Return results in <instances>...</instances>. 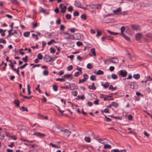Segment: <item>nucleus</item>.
Listing matches in <instances>:
<instances>
[{
  "instance_id": "obj_1",
  "label": "nucleus",
  "mask_w": 152,
  "mask_h": 152,
  "mask_svg": "<svg viewBox=\"0 0 152 152\" xmlns=\"http://www.w3.org/2000/svg\"><path fill=\"white\" fill-rule=\"evenodd\" d=\"M74 4L75 6L77 7L81 8L84 10L87 9V7L88 5H86V7H81V4L79 1H75Z\"/></svg>"
},
{
  "instance_id": "obj_2",
  "label": "nucleus",
  "mask_w": 152,
  "mask_h": 152,
  "mask_svg": "<svg viewBox=\"0 0 152 152\" xmlns=\"http://www.w3.org/2000/svg\"><path fill=\"white\" fill-rule=\"evenodd\" d=\"M53 131L56 133H59L61 132H63L62 129H60L58 125H56L53 127Z\"/></svg>"
},
{
  "instance_id": "obj_3",
  "label": "nucleus",
  "mask_w": 152,
  "mask_h": 152,
  "mask_svg": "<svg viewBox=\"0 0 152 152\" xmlns=\"http://www.w3.org/2000/svg\"><path fill=\"white\" fill-rule=\"evenodd\" d=\"M131 27L132 29L133 30H136L140 31L141 29L140 27V26L135 25L132 24L131 25Z\"/></svg>"
},
{
  "instance_id": "obj_4",
  "label": "nucleus",
  "mask_w": 152,
  "mask_h": 152,
  "mask_svg": "<svg viewBox=\"0 0 152 152\" xmlns=\"http://www.w3.org/2000/svg\"><path fill=\"white\" fill-rule=\"evenodd\" d=\"M66 84L69 85L70 88L71 90H73L77 89V86L74 83H72L70 84L69 83L67 82L66 83Z\"/></svg>"
},
{
  "instance_id": "obj_5",
  "label": "nucleus",
  "mask_w": 152,
  "mask_h": 152,
  "mask_svg": "<svg viewBox=\"0 0 152 152\" xmlns=\"http://www.w3.org/2000/svg\"><path fill=\"white\" fill-rule=\"evenodd\" d=\"M59 7L61 9V12L62 13H64L66 9V7L63 4H60L59 6Z\"/></svg>"
},
{
  "instance_id": "obj_6",
  "label": "nucleus",
  "mask_w": 152,
  "mask_h": 152,
  "mask_svg": "<svg viewBox=\"0 0 152 152\" xmlns=\"http://www.w3.org/2000/svg\"><path fill=\"white\" fill-rule=\"evenodd\" d=\"M44 59L47 62L53 61V58H51L49 55H46Z\"/></svg>"
},
{
  "instance_id": "obj_7",
  "label": "nucleus",
  "mask_w": 152,
  "mask_h": 152,
  "mask_svg": "<svg viewBox=\"0 0 152 152\" xmlns=\"http://www.w3.org/2000/svg\"><path fill=\"white\" fill-rule=\"evenodd\" d=\"M119 72L120 73V75L123 77H125L127 74V72L123 70H121L119 71Z\"/></svg>"
},
{
  "instance_id": "obj_8",
  "label": "nucleus",
  "mask_w": 152,
  "mask_h": 152,
  "mask_svg": "<svg viewBox=\"0 0 152 152\" xmlns=\"http://www.w3.org/2000/svg\"><path fill=\"white\" fill-rule=\"evenodd\" d=\"M110 62L113 63H116L118 62V60L115 58H110Z\"/></svg>"
},
{
  "instance_id": "obj_9",
  "label": "nucleus",
  "mask_w": 152,
  "mask_h": 152,
  "mask_svg": "<svg viewBox=\"0 0 152 152\" xmlns=\"http://www.w3.org/2000/svg\"><path fill=\"white\" fill-rule=\"evenodd\" d=\"M89 55L91 56H96V52L94 48H92L90 50V53H89Z\"/></svg>"
},
{
  "instance_id": "obj_10",
  "label": "nucleus",
  "mask_w": 152,
  "mask_h": 152,
  "mask_svg": "<svg viewBox=\"0 0 152 152\" xmlns=\"http://www.w3.org/2000/svg\"><path fill=\"white\" fill-rule=\"evenodd\" d=\"M63 132H64V134L67 137H68L71 133V131L68 129H65Z\"/></svg>"
},
{
  "instance_id": "obj_11",
  "label": "nucleus",
  "mask_w": 152,
  "mask_h": 152,
  "mask_svg": "<svg viewBox=\"0 0 152 152\" xmlns=\"http://www.w3.org/2000/svg\"><path fill=\"white\" fill-rule=\"evenodd\" d=\"M34 134L39 137H45L46 135L45 134L39 132H36L34 133Z\"/></svg>"
},
{
  "instance_id": "obj_12",
  "label": "nucleus",
  "mask_w": 152,
  "mask_h": 152,
  "mask_svg": "<svg viewBox=\"0 0 152 152\" xmlns=\"http://www.w3.org/2000/svg\"><path fill=\"white\" fill-rule=\"evenodd\" d=\"M101 85L103 86L104 88H108L109 86V83L108 82H105L104 84L103 82H102L101 83Z\"/></svg>"
},
{
  "instance_id": "obj_13",
  "label": "nucleus",
  "mask_w": 152,
  "mask_h": 152,
  "mask_svg": "<svg viewBox=\"0 0 152 152\" xmlns=\"http://www.w3.org/2000/svg\"><path fill=\"white\" fill-rule=\"evenodd\" d=\"M88 88L90 90H95L96 89V88L94 86V83H93L91 85L89 86Z\"/></svg>"
},
{
  "instance_id": "obj_14",
  "label": "nucleus",
  "mask_w": 152,
  "mask_h": 152,
  "mask_svg": "<svg viewBox=\"0 0 152 152\" xmlns=\"http://www.w3.org/2000/svg\"><path fill=\"white\" fill-rule=\"evenodd\" d=\"M125 151V149H124L122 150H119L118 149H116L111 150V152H123V151Z\"/></svg>"
},
{
  "instance_id": "obj_15",
  "label": "nucleus",
  "mask_w": 152,
  "mask_h": 152,
  "mask_svg": "<svg viewBox=\"0 0 152 152\" xmlns=\"http://www.w3.org/2000/svg\"><path fill=\"white\" fill-rule=\"evenodd\" d=\"M99 141V142L102 144H104V143H106V142L104 141L107 140L105 138H100L98 140Z\"/></svg>"
},
{
  "instance_id": "obj_16",
  "label": "nucleus",
  "mask_w": 152,
  "mask_h": 152,
  "mask_svg": "<svg viewBox=\"0 0 152 152\" xmlns=\"http://www.w3.org/2000/svg\"><path fill=\"white\" fill-rule=\"evenodd\" d=\"M145 37L147 39H150L152 38V34L150 33H148L146 34Z\"/></svg>"
},
{
  "instance_id": "obj_17",
  "label": "nucleus",
  "mask_w": 152,
  "mask_h": 152,
  "mask_svg": "<svg viewBox=\"0 0 152 152\" xmlns=\"http://www.w3.org/2000/svg\"><path fill=\"white\" fill-rule=\"evenodd\" d=\"M94 73L98 75H102L104 74L103 72L100 70H98L96 72H94Z\"/></svg>"
},
{
  "instance_id": "obj_18",
  "label": "nucleus",
  "mask_w": 152,
  "mask_h": 152,
  "mask_svg": "<svg viewBox=\"0 0 152 152\" xmlns=\"http://www.w3.org/2000/svg\"><path fill=\"white\" fill-rule=\"evenodd\" d=\"M121 8L120 7L118 8V9L115 10H114L113 12L115 14H118V12H121Z\"/></svg>"
},
{
  "instance_id": "obj_19",
  "label": "nucleus",
  "mask_w": 152,
  "mask_h": 152,
  "mask_svg": "<svg viewBox=\"0 0 152 152\" xmlns=\"http://www.w3.org/2000/svg\"><path fill=\"white\" fill-rule=\"evenodd\" d=\"M107 31L108 33H109V34H111L112 35H116L119 34V33H118L114 32H112L109 30H108Z\"/></svg>"
},
{
  "instance_id": "obj_20",
  "label": "nucleus",
  "mask_w": 152,
  "mask_h": 152,
  "mask_svg": "<svg viewBox=\"0 0 152 152\" xmlns=\"http://www.w3.org/2000/svg\"><path fill=\"white\" fill-rule=\"evenodd\" d=\"M133 77L136 79H138L140 78V75L139 74H134L133 75Z\"/></svg>"
},
{
  "instance_id": "obj_21",
  "label": "nucleus",
  "mask_w": 152,
  "mask_h": 152,
  "mask_svg": "<svg viewBox=\"0 0 152 152\" xmlns=\"http://www.w3.org/2000/svg\"><path fill=\"white\" fill-rule=\"evenodd\" d=\"M142 34L140 33H138L136 35V38L137 40H139L141 38Z\"/></svg>"
},
{
  "instance_id": "obj_22",
  "label": "nucleus",
  "mask_w": 152,
  "mask_h": 152,
  "mask_svg": "<svg viewBox=\"0 0 152 152\" xmlns=\"http://www.w3.org/2000/svg\"><path fill=\"white\" fill-rule=\"evenodd\" d=\"M121 33H120V34L119 33V34L120 35H123V34H124V32L125 30V28L124 27V26H122L121 28Z\"/></svg>"
},
{
  "instance_id": "obj_23",
  "label": "nucleus",
  "mask_w": 152,
  "mask_h": 152,
  "mask_svg": "<svg viewBox=\"0 0 152 152\" xmlns=\"http://www.w3.org/2000/svg\"><path fill=\"white\" fill-rule=\"evenodd\" d=\"M49 145L51 146L53 148H60V146L53 144L52 143H50Z\"/></svg>"
},
{
  "instance_id": "obj_24",
  "label": "nucleus",
  "mask_w": 152,
  "mask_h": 152,
  "mask_svg": "<svg viewBox=\"0 0 152 152\" xmlns=\"http://www.w3.org/2000/svg\"><path fill=\"white\" fill-rule=\"evenodd\" d=\"M117 89V88L116 87H113L112 85H110L109 88V89L110 90L112 91H113L114 90H116Z\"/></svg>"
},
{
  "instance_id": "obj_25",
  "label": "nucleus",
  "mask_w": 152,
  "mask_h": 152,
  "mask_svg": "<svg viewBox=\"0 0 152 152\" xmlns=\"http://www.w3.org/2000/svg\"><path fill=\"white\" fill-rule=\"evenodd\" d=\"M75 35L77 36V38H75V39L80 40L81 39V36L80 34L76 33L75 34Z\"/></svg>"
},
{
  "instance_id": "obj_26",
  "label": "nucleus",
  "mask_w": 152,
  "mask_h": 152,
  "mask_svg": "<svg viewBox=\"0 0 152 152\" xmlns=\"http://www.w3.org/2000/svg\"><path fill=\"white\" fill-rule=\"evenodd\" d=\"M39 12L42 13H45L46 12V10L45 9L42 7H40L39 9Z\"/></svg>"
},
{
  "instance_id": "obj_27",
  "label": "nucleus",
  "mask_w": 152,
  "mask_h": 152,
  "mask_svg": "<svg viewBox=\"0 0 152 152\" xmlns=\"http://www.w3.org/2000/svg\"><path fill=\"white\" fill-rule=\"evenodd\" d=\"M134 86H132V89H137L138 88V85L136 83L134 82Z\"/></svg>"
},
{
  "instance_id": "obj_28",
  "label": "nucleus",
  "mask_w": 152,
  "mask_h": 152,
  "mask_svg": "<svg viewBox=\"0 0 152 152\" xmlns=\"http://www.w3.org/2000/svg\"><path fill=\"white\" fill-rule=\"evenodd\" d=\"M111 147V146L109 145L105 144L104 146V149H110Z\"/></svg>"
},
{
  "instance_id": "obj_29",
  "label": "nucleus",
  "mask_w": 152,
  "mask_h": 152,
  "mask_svg": "<svg viewBox=\"0 0 152 152\" xmlns=\"http://www.w3.org/2000/svg\"><path fill=\"white\" fill-rule=\"evenodd\" d=\"M37 58L39 60H41L42 59L43 56L40 53H39L37 55Z\"/></svg>"
},
{
  "instance_id": "obj_30",
  "label": "nucleus",
  "mask_w": 152,
  "mask_h": 152,
  "mask_svg": "<svg viewBox=\"0 0 152 152\" xmlns=\"http://www.w3.org/2000/svg\"><path fill=\"white\" fill-rule=\"evenodd\" d=\"M95 7L97 9H99L101 8L102 5L100 4H97L94 5Z\"/></svg>"
},
{
  "instance_id": "obj_31",
  "label": "nucleus",
  "mask_w": 152,
  "mask_h": 152,
  "mask_svg": "<svg viewBox=\"0 0 152 152\" xmlns=\"http://www.w3.org/2000/svg\"><path fill=\"white\" fill-rule=\"evenodd\" d=\"M111 106L114 107H117L118 106L117 103L115 102H113L111 103Z\"/></svg>"
},
{
  "instance_id": "obj_32",
  "label": "nucleus",
  "mask_w": 152,
  "mask_h": 152,
  "mask_svg": "<svg viewBox=\"0 0 152 152\" xmlns=\"http://www.w3.org/2000/svg\"><path fill=\"white\" fill-rule=\"evenodd\" d=\"M121 36L127 40H130V38L128 37H127L124 34H123V35H121Z\"/></svg>"
},
{
  "instance_id": "obj_33",
  "label": "nucleus",
  "mask_w": 152,
  "mask_h": 152,
  "mask_svg": "<svg viewBox=\"0 0 152 152\" xmlns=\"http://www.w3.org/2000/svg\"><path fill=\"white\" fill-rule=\"evenodd\" d=\"M30 35V33L28 31L25 32L24 33L23 35L26 37H28Z\"/></svg>"
},
{
  "instance_id": "obj_34",
  "label": "nucleus",
  "mask_w": 152,
  "mask_h": 152,
  "mask_svg": "<svg viewBox=\"0 0 152 152\" xmlns=\"http://www.w3.org/2000/svg\"><path fill=\"white\" fill-rule=\"evenodd\" d=\"M90 79L92 81L95 80L96 79V77L94 75H92L90 77Z\"/></svg>"
},
{
  "instance_id": "obj_35",
  "label": "nucleus",
  "mask_w": 152,
  "mask_h": 152,
  "mask_svg": "<svg viewBox=\"0 0 152 152\" xmlns=\"http://www.w3.org/2000/svg\"><path fill=\"white\" fill-rule=\"evenodd\" d=\"M14 103L16 104L18 107L19 106V102L18 100H15L14 101Z\"/></svg>"
},
{
  "instance_id": "obj_36",
  "label": "nucleus",
  "mask_w": 152,
  "mask_h": 152,
  "mask_svg": "<svg viewBox=\"0 0 152 152\" xmlns=\"http://www.w3.org/2000/svg\"><path fill=\"white\" fill-rule=\"evenodd\" d=\"M27 91L28 94L30 95L31 94V91L30 90V86L28 84L27 85Z\"/></svg>"
},
{
  "instance_id": "obj_37",
  "label": "nucleus",
  "mask_w": 152,
  "mask_h": 152,
  "mask_svg": "<svg viewBox=\"0 0 152 152\" xmlns=\"http://www.w3.org/2000/svg\"><path fill=\"white\" fill-rule=\"evenodd\" d=\"M81 19H83L84 20H86V16L85 14H83L81 15Z\"/></svg>"
},
{
  "instance_id": "obj_38",
  "label": "nucleus",
  "mask_w": 152,
  "mask_h": 152,
  "mask_svg": "<svg viewBox=\"0 0 152 152\" xmlns=\"http://www.w3.org/2000/svg\"><path fill=\"white\" fill-rule=\"evenodd\" d=\"M65 18L66 19H70L71 18V16L70 14H67L65 16Z\"/></svg>"
},
{
  "instance_id": "obj_39",
  "label": "nucleus",
  "mask_w": 152,
  "mask_h": 152,
  "mask_svg": "<svg viewBox=\"0 0 152 152\" xmlns=\"http://www.w3.org/2000/svg\"><path fill=\"white\" fill-rule=\"evenodd\" d=\"M84 140L87 142H89L90 141V138L89 137H85L84 138Z\"/></svg>"
},
{
  "instance_id": "obj_40",
  "label": "nucleus",
  "mask_w": 152,
  "mask_h": 152,
  "mask_svg": "<svg viewBox=\"0 0 152 152\" xmlns=\"http://www.w3.org/2000/svg\"><path fill=\"white\" fill-rule=\"evenodd\" d=\"M0 33L2 36H4L5 35L4 31L2 29H0Z\"/></svg>"
},
{
  "instance_id": "obj_41",
  "label": "nucleus",
  "mask_w": 152,
  "mask_h": 152,
  "mask_svg": "<svg viewBox=\"0 0 152 152\" xmlns=\"http://www.w3.org/2000/svg\"><path fill=\"white\" fill-rule=\"evenodd\" d=\"M53 88L55 91H57V86L56 85H54L53 86Z\"/></svg>"
},
{
  "instance_id": "obj_42",
  "label": "nucleus",
  "mask_w": 152,
  "mask_h": 152,
  "mask_svg": "<svg viewBox=\"0 0 152 152\" xmlns=\"http://www.w3.org/2000/svg\"><path fill=\"white\" fill-rule=\"evenodd\" d=\"M56 81H65V80L64 78H58L56 79Z\"/></svg>"
},
{
  "instance_id": "obj_43",
  "label": "nucleus",
  "mask_w": 152,
  "mask_h": 152,
  "mask_svg": "<svg viewBox=\"0 0 152 152\" xmlns=\"http://www.w3.org/2000/svg\"><path fill=\"white\" fill-rule=\"evenodd\" d=\"M111 77L113 79H116L117 78V76L115 74H112L111 75Z\"/></svg>"
},
{
  "instance_id": "obj_44",
  "label": "nucleus",
  "mask_w": 152,
  "mask_h": 152,
  "mask_svg": "<svg viewBox=\"0 0 152 152\" xmlns=\"http://www.w3.org/2000/svg\"><path fill=\"white\" fill-rule=\"evenodd\" d=\"M113 38V37L110 36H106V39L107 40H112Z\"/></svg>"
},
{
  "instance_id": "obj_45",
  "label": "nucleus",
  "mask_w": 152,
  "mask_h": 152,
  "mask_svg": "<svg viewBox=\"0 0 152 152\" xmlns=\"http://www.w3.org/2000/svg\"><path fill=\"white\" fill-rule=\"evenodd\" d=\"M50 36L51 34L49 33H46L45 34V36L46 38H50Z\"/></svg>"
},
{
  "instance_id": "obj_46",
  "label": "nucleus",
  "mask_w": 152,
  "mask_h": 152,
  "mask_svg": "<svg viewBox=\"0 0 152 152\" xmlns=\"http://www.w3.org/2000/svg\"><path fill=\"white\" fill-rule=\"evenodd\" d=\"M32 36L34 38H35L36 40H37L38 39V38L37 37V35H36V34H32Z\"/></svg>"
},
{
  "instance_id": "obj_47",
  "label": "nucleus",
  "mask_w": 152,
  "mask_h": 152,
  "mask_svg": "<svg viewBox=\"0 0 152 152\" xmlns=\"http://www.w3.org/2000/svg\"><path fill=\"white\" fill-rule=\"evenodd\" d=\"M87 68L88 69H91L92 68V66L90 63H88L87 65Z\"/></svg>"
},
{
  "instance_id": "obj_48",
  "label": "nucleus",
  "mask_w": 152,
  "mask_h": 152,
  "mask_svg": "<svg viewBox=\"0 0 152 152\" xmlns=\"http://www.w3.org/2000/svg\"><path fill=\"white\" fill-rule=\"evenodd\" d=\"M32 25H33V27L34 28H35L37 27V22H36L35 23H32Z\"/></svg>"
},
{
  "instance_id": "obj_49",
  "label": "nucleus",
  "mask_w": 152,
  "mask_h": 152,
  "mask_svg": "<svg viewBox=\"0 0 152 152\" xmlns=\"http://www.w3.org/2000/svg\"><path fill=\"white\" fill-rule=\"evenodd\" d=\"M69 38L71 39H75V38L74 37V35L69 34Z\"/></svg>"
},
{
  "instance_id": "obj_50",
  "label": "nucleus",
  "mask_w": 152,
  "mask_h": 152,
  "mask_svg": "<svg viewBox=\"0 0 152 152\" xmlns=\"http://www.w3.org/2000/svg\"><path fill=\"white\" fill-rule=\"evenodd\" d=\"M72 75L71 74H66L64 76V77L66 78H68L72 76Z\"/></svg>"
},
{
  "instance_id": "obj_51",
  "label": "nucleus",
  "mask_w": 152,
  "mask_h": 152,
  "mask_svg": "<svg viewBox=\"0 0 152 152\" xmlns=\"http://www.w3.org/2000/svg\"><path fill=\"white\" fill-rule=\"evenodd\" d=\"M10 1L13 4H18V2L17 0H10Z\"/></svg>"
},
{
  "instance_id": "obj_52",
  "label": "nucleus",
  "mask_w": 152,
  "mask_h": 152,
  "mask_svg": "<svg viewBox=\"0 0 152 152\" xmlns=\"http://www.w3.org/2000/svg\"><path fill=\"white\" fill-rule=\"evenodd\" d=\"M73 15L74 16H78L79 15V13L78 12L76 11L73 13Z\"/></svg>"
},
{
  "instance_id": "obj_53",
  "label": "nucleus",
  "mask_w": 152,
  "mask_h": 152,
  "mask_svg": "<svg viewBox=\"0 0 152 152\" xmlns=\"http://www.w3.org/2000/svg\"><path fill=\"white\" fill-rule=\"evenodd\" d=\"M48 74V72L47 70H45L43 71V74L44 75H47Z\"/></svg>"
},
{
  "instance_id": "obj_54",
  "label": "nucleus",
  "mask_w": 152,
  "mask_h": 152,
  "mask_svg": "<svg viewBox=\"0 0 152 152\" xmlns=\"http://www.w3.org/2000/svg\"><path fill=\"white\" fill-rule=\"evenodd\" d=\"M71 92L72 93V94L75 96H76L77 95V92L76 91H72Z\"/></svg>"
},
{
  "instance_id": "obj_55",
  "label": "nucleus",
  "mask_w": 152,
  "mask_h": 152,
  "mask_svg": "<svg viewBox=\"0 0 152 152\" xmlns=\"http://www.w3.org/2000/svg\"><path fill=\"white\" fill-rule=\"evenodd\" d=\"M77 69L79 71V72L81 74L82 73V68L78 66H77Z\"/></svg>"
},
{
  "instance_id": "obj_56",
  "label": "nucleus",
  "mask_w": 152,
  "mask_h": 152,
  "mask_svg": "<svg viewBox=\"0 0 152 152\" xmlns=\"http://www.w3.org/2000/svg\"><path fill=\"white\" fill-rule=\"evenodd\" d=\"M12 28H11L8 31V32L9 33V34L7 36V37H10L11 36V34L12 33H11V32L12 31Z\"/></svg>"
},
{
  "instance_id": "obj_57",
  "label": "nucleus",
  "mask_w": 152,
  "mask_h": 152,
  "mask_svg": "<svg viewBox=\"0 0 152 152\" xmlns=\"http://www.w3.org/2000/svg\"><path fill=\"white\" fill-rule=\"evenodd\" d=\"M4 137V135L2 133L0 132V139H3Z\"/></svg>"
},
{
  "instance_id": "obj_58",
  "label": "nucleus",
  "mask_w": 152,
  "mask_h": 152,
  "mask_svg": "<svg viewBox=\"0 0 152 152\" xmlns=\"http://www.w3.org/2000/svg\"><path fill=\"white\" fill-rule=\"evenodd\" d=\"M50 52L52 53H55L56 50L54 49L53 48H50Z\"/></svg>"
},
{
  "instance_id": "obj_59",
  "label": "nucleus",
  "mask_w": 152,
  "mask_h": 152,
  "mask_svg": "<svg viewBox=\"0 0 152 152\" xmlns=\"http://www.w3.org/2000/svg\"><path fill=\"white\" fill-rule=\"evenodd\" d=\"M28 57L27 56H26L25 57H23L22 58V60L25 62H26L27 61Z\"/></svg>"
},
{
  "instance_id": "obj_60",
  "label": "nucleus",
  "mask_w": 152,
  "mask_h": 152,
  "mask_svg": "<svg viewBox=\"0 0 152 152\" xmlns=\"http://www.w3.org/2000/svg\"><path fill=\"white\" fill-rule=\"evenodd\" d=\"M121 15H127L128 14V12L126 11H125L123 12H121Z\"/></svg>"
},
{
  "instance_id": "obj_61",
  "label": "nucleus",
  "mask_w": 152,
  "mask_h": 152,
  "mask_svg": "<svg viewBox=\"0 0 152 152\" xmlns=\"http://www.w3.org/2000/svg\"><path fill=\"white\" fill-rule=\"evenodd\" d=\"M77 46H80L82 45H83V43L80 42V41H77Z\"/></svg>"
},
{
  "instance_id": "obj_62",
  "label": "nucleus",
  "mask_w": 152,
  "mask_h": 152,
  "mask_svg": "<svg viewBox=\"0 0 152 152\" xmlns=\"http://www.w3.org/2000/svg\"><path fill=\"white\" fill-rule=\"evenodd\" d=\"M68 31H70L71 33H74L75 31V29L74 28H71L69 29Z\"/></svg>"
},
{
  "instance_id": "obj_63",
  "label": "nucleus",
  "mask_w": 152,
  "mask_h": 152,
  "mask_svg": "<svg viewBox=\"0 0 152 152\" xmlns=\"http://www.w3.org/2000/svg\"><path fill=\"white\" fill-rule=\"evenodd\" d=\"M72 68H73V67H72V65L69 66L67 68V70L68 71L71 70L72 69Z\"/></svg>"
},
{
  "instance_id": "obj_64",
  "label": "nucleus",
  "mask_w": 152,
  "mask_h": 152,
  "mask_svg": "<svg viewBox=\"0 0 152 152\" xmlns=\"http://www.w3.org/2000/svg\"><path fill=\"white\" fill-rule=\"evenodd\" d=\"M80 72H76L74 74V76L75 77H77L80 75Z\"/></svg>"
}]
</instances>
